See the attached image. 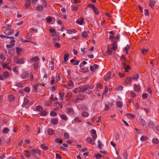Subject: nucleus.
I'll return each mask as SVG.
<instances>
[{
    "label": "nucleus",
    "instance_id": "69168bd1",
    "mask_svg": "<svg viewBox=\"0 0 159 159\" xmlns=\"http://www.w3.org/2000/svg\"><path fill=\"white\" fill-rule=\"evenodd\" d=\"M102 157V155L99 153L97 154L96 155V157L97 159H99Z\"/></svg>",
    "mask_w": 159,
    "mask_h": 159
},
{
    "label": "nucleus",
    "instance_id": "ea45409f",
    "mask_svg": "<svg viewBox=\"0 0 159 159\" xmlns=\"http://www.w3.org/2000/svg\"><path fill=\"white\" fill-rule=\"evenodd\" d=\"M55 141L57 143H62V141L60 139H55Z\"/></svg>",
    "mask_w": 159,
    "mask_h": 159
},
{
    "label": "nucleus",
    "instance_id": "09e8293b",
    "mask_svg": "<svg viewBox=\"0 0 159 159\" xmlns=\"http://www.w3.org/2000/svg\"><path fill=\"white\" fill-rule=\"evenodd\" d=\"M47 115V113L45 111H43L41 112L40 115L41 116H45Z\"/></svg>",
    "mask_w": 159,
    "mask_h": 159
},
{
    "label": "nucleus",
    "instance_id": "f03ea898",
    "mask_svg": "<svg viewBox=\"0 0 159 159\" xmlns=\"http://www.w3.org/2000/svg\"><path fill=\"white\" fill-rule=\"evenodd\" d=\"M29 74L27 71H24L20 75V76L21 79H27L29 77Z\"/></svg>",
    "mask_w": 159,
    "mask_h": 159
},
{
    "label": "nucleus",
    "instance_id": "de8ad7c7",
    "mask_svg": "<svg viewBox=\"0 0 159 159\" xmlns=\"http://www.w3.org/2000/svg\"><path fill=\"white\" fill-rule=\"evenodd\" d=\"M155 4V2L154 1H151L149 3V6L151 7H153Z\"/></svg>",
    "mask_w": 159,
    "mask_h": 159
},
{
    "label": "nucleus",
    "instance_id": "aec40b11",
    "mask_svg": "<svg viewBox=\"0 0 159 159\" xmlns=\"http://www.w3.org/2000/svg\"><path fill=\"white\" fill-rule=\"evenodd\" d=\"M77 98H78L79 100L83 101L85 99V96L82 94H80L77 97Z\"/></svg>",
    "mask_w": 159,
    "mask_h": 159
},
{
    "label": "nucleus",
    "instance_id": "7c9ffc66",
    "mask_svg": "<svg viewBox=\"0 0 159 159\" xmlns=\"http://www.w3.org/2000/svg\"><path fill=\"white\" fill-rule=\"evenodd\" d=\"M88 34L87 32L84 31L82 33V36L83 38H86L88 36Z\"/></svg>",
    "mask_w": 159,
    "mask_h": 159
},
{
    "label": "nucleus",
    "instance_id": "6e6d98bb",
    "mask_svg": "<svg viewBox=\"0 0 159 159\" xmlns=\"http://www.w3.org/2000/svg\"><path fill=\"white\" fill-rule=\"evenodd\" d=\"M0 58L2 61H4L5 59V56L2 54L0 55Z\"/></svg>",
    "mask_w": 159,
    "mask_h": 159
},
{
    "label": "nucleus",
    "instance_id": "6e6552de",
    "mask_svg": "<svg viewBox=\"0 0 159 159\" xmlns=\"http://www.w3.org/2000/svg\"><path fill=\"white\" fill-rule=\"evenodd\" d=\"M73 85V82L71 81H68L67 86L65 85V87L67 89H70Z\"/></svg>",
    "mask_w": 159,
    "mask_h": 159
},
{
    "label": "nucleus",
    "instance_id": "bf43d9fd",
    "mask_svg": "<svg viewBox=\"0 0 159 159\" xmlns=\"http://www.w3.org/2000/svg\"><path fill=\"white\" fill-rule=\"evenodd\" d=\"M54 46L56 48H60V44L58 43H56L54 44Z\"/></svg>",
    "mask_w": 159,
    "mask_h": 159
},
{
    "label": "nucleus",
    "instance_id": "5701e85b",
    "mask_svg": "<svg viewBox=\"0 0 159 159\" xmlns=\"http://www.w3.org/2000/svg\"><path fill=\"white\" fill-rule=\"evenodd\" d=\"M60 116L61 119L66 121L68 120L67 117L66 116L63 114H61L60 115Z\"/></svg>",
    "mask_w": 159,
    "mask_h": 159
},
{
    "label": "nucleus",
    "instance_id": "0eeeda50",
    "mask_svg": "<svg viewBox=\"0 0 159 159\" xmlns=\"http://www.w3.org/2000/svg\"><path fill=\"white\" fill-rule=\"evenodd\" d=\"M4 33L6 35H11L13 34L14 32L11 29H7L5 31Z\"/></svg>",
    "mask_w": 159,
    "mask_h": 159
},
{
    "label": "nucleus",
    "instance_id": "864d4df0",
    "mask_svg": "<svg viewBox=\"0 0 159 159\" xmlns=\"http://www.w3.org/2000/svg\"><path fill=\"white\" fill-rule=\"evenodd\" d=\"M42 4L43 7H47V2L45 1H42Z\"/></svg>",
    "mask_w": 159,
    "mask_h": 159
},
{
    "label": "nucleus",
    "instance_id": "338daca9",
    "mask_svg": "<svg viewBox=\"0 0 159 159\" xmlns=\"http://www.w3.org/2000/svg\"><path fill=\"white\" fill-rule=\"evenodd\" d=\"M148 94L147 93H144L142 96V97L143 98H146L148 97Z\"/></svg>",
    "mask_w": 159,
    "mask_h": 159
},
{
    "label": "nucleus",
    "instance_id": "393cba45",
    "mask_svg": "<svg viewBox=\"0 0 159 159\" xmlns=\"http://www.w3.org/2000/svg\"><path fill=\"white\" fill-rule=\"evenodd\" d=\"M48 133L49 135H53L55 133L54 130L51 128L48 129Z\"/></svg>",
    "mask_w": 159,
    "mask_h": 159
},
{
    "label": "nucleus",
    "instance_id": "e433bc0d",
    "mask_svg": "<svg viewBox=\"0 0 159 159\" xmlns=\"http://www.w3.org/2000/svg\"><path fill=\"white\" fill-rule=\"evenodd\" d=\"M93 10L94 12V13L96 15H98L99 14V11L98 9L96 7H94L93 9Z\"/></svg>",
    "mask_w": 159,
    "mask_h": 159
},
{
    "label": "nucleus",
    "instance_id": "423d86ee",
    "mask_svg": "<svg viewBox=\"0 0 159 159\" xmlns=\"http://www.w3.org/2000/svg\"><path fill=\"white\" fill-rule=\"evenodd\" d=\"M111 78V73L110 72H108L105 75L104 79L105 81H107L109 80Z\"/></svg>",
    "mask_w": 159,
    "mask_h": 159
},
{
    "label": "nucleus",
    "instance_id": "e2e57ef3",
    "mask_svg": "<svg viewBox=\"0 0 159 159\" xmlns=\"http://www.w3.org/2000/svg\"><path fill=\"white\" fill-rule=\"evenodd\" d=\"M11 25L10 24H7L6 25L5 27V28L6 29V30L10 29V28H11Z\"/></svg>",
    "mask_w": 159,
    "mask_h": 159
},
{
    "label": "nucleus",
    "instance_id": "a19ab883",
    "mask_svg": "<svg viewBox=\"0 0 159 159\" xmlns=\"http://www.w3.org/2000/svg\"><path fill=\"white\" fill-rule=\"evenodd\" d=\"M72 10L73 11H76L78 9V7L77 6H75L74 5L71 6Z\"/></svg>",
    "mask_w": 159,
    "mask_h": 159
},
{
    "label": "nucleus",
    "instance_id": "774afa93",
    "mask_svg": "<svg viewBox=\"0 0 159 159\" xmlns=\"http://www.w3.org/2000/svg\"><path fill=\"white\" fill-rule=\"evenodd\" d=\"M56 159H61L62 157L59 154H56Z\"/></svg>",
    "mask_w": 159,
    "mask_h": 159
},
{
    "label": "nucleus",
    "instance_id": "a211bd4d",
    "mask_svg": "<svg viewBox=\"0 0 159 159\" xmlns=\"http://www.w3.org/2000/svg\"><path fill=\"white\" fill-rule=\"evenodd\" d=\"M116 105L118 107L121 108L123 107V104L121 101H117L116 102Z\"/></svg>",
    "mask_w": 159,
    "mask_h": 159
},
{
    "label": "nucleus",
    "instance_id": "8fccbe9b",
    "mask_svg": "<svg viewBox=\"0 0 159 159\" xmlns=\"http://www.w3.org/2000/svg\"><path fill=\"white\" fill-rule=\"evenodd\" d=\"M2 66L4 69H5L9 66L8 63H2Z\"/></svg>",
    "mask_w": 159,
    "mask_h": 159
},
{
    "label": "nucleus",
    "instance_id": "4468645a",
    "mask_svg": "<svg viewBox=\"0 0 159 159\" xmlns=\"http://www.w3.org/2000/svg\"><path fill=\"white\" fill-rule=\"evenodd\" d=\"M26 2L25 4V7L26 8L29 7L31 4L30 0H26Z\"/></svg>",
    "mask_w": 159,
    "mask_h": 159
},
{
    "label": "nucleus",
    "instance_id": "473e14b6",
    "mask_svg": "<svg viewBox=\"0 0 159 159\" xmlns=\"http://www.w3.org/2000/svg\"><path fill=\"white\" fill-rule=\"evenodd\" d=\"M16 50L17 54H19L22 52V49L19 47H16Z\"/></svg>",
    "mask_w": 159,
    "mask_h": 159
},
{
    "label": "nucleus",
    "instance_id": "49530a36",
    "mask_svg": "<svg viewBox=\"0 0 159 159\" xmlns=\"http://www.w3.org/2000/svg\"><path fill=\"white\" fill-rule=\"evenodd\" d=\"M78 89L79 90H78V91L80 93H83L85 91L83 87H79Z\"/></svg>",
    "mask_w": 159,
    "mask_h": 159
},
{
    "label": "nucleus",
    "instance_id": "f3484780",
    "mask_svg": "<svg viewBox=\"0 0 159 159\" xmlns=\"http://www.w3.org/2000/svg\"><path fill=\"white\" fill-rule=\"evenodd\" d=\"M3 76L6 78H9L10 76V75L8 72L6 71L3 73Z\"/></svg>",
    "mask_w": 159,
    "mask_h": 159
},
{
    "label": "nucleus",
    "instance_id": "c756f323",
    "mask_svg": "<svg viewBox=\"0 0 159 159\" xmlns=\"http://www.w3.org/2000/svg\"><path fill=\"white\" fill-rule=\"evenodd\" d=\"M69 57V54H65L64 56V62H66L68 60Z\"/></svg>",
    "mask_w": 159,
    "mask_h": 159
},
{
    "label": "nucleus",
    "instance_id": "0e129e2a",
    "mask_svg": "<svg viewBox=\"0 0 159 159\" xmlns=\"http://www.w3.org/2000/svg\"><path fill=\"white\" fill-rule=\"evenodd\" d=\"M18 68L17 67L15 66L13 68V71L17 73L18 72Z\"/></svg>",
    "mask_w": 159,
    "mask_h": 159
},
{
    "label": "nucleus",
    "instance_id": "052dcab7",
    "mask_svg": "<svg viewBox=\"0 0 159 159\" xmlns=\"http://www.w3.org/2000/svg\"><path fill=\"white\" fill-rule=\"evenodd\" d=\"M39 66V63H36L34 66V69L36 70L38 68Z\"/></svg>",
    "mask_w": 159,
    "mask_h": 159
},
{
    "label": "nucleus",
    "instance_id": "79ce46f5",
    "mask_svg": "<svg viewBox=\"0 0 159 159\" xmlns=\"http://www.w3.org/2000/svg\"><path fill=\"white\" fill-rule=\"evenodd\" d=\"M152 142L154 143L157 144L159 142V141L158 139L154 138L152 140Z\"/></svg>",
    "mask_w": 159,
    "mask_h": 159
},
{
    "label": "nucleus",
    "instance_id": "9d476101",
    "mask_svg": "<svg viewBox=\"0 0 159 159\" xmlns=\"http://www.w3.org/2000/svg\"><path fill=\"white\" fill-rule=\"evenodd\" d=\"M84 22V19L83 18H79L76 21V23L80 25H83Z\"/></svg>",
    "mask_w": 159,
    "mask_h": 159
},
{
    "label": "nucleus",
    "instance_id": "6ab92c4d",
    "mask_svg": "<svg viewBox=\"0 0 159 159\" xmlns=\"http://www.w3.org/2000/svg\"><path fill=\"white\" fill-rule=\"evenodd\" d=\"M81 115L83 117H87L89 116V113L86 111H83L81 113Z\"/></svg>",
    "mask_w": 159,
    "mask_h": 159
},
{
    "label": "nucleus",
    "instance_id": "603ef678",
    "mask_svg": "<svg viewBox=\"0 0 159 159\" xmlns=\"http://www.w3.org/2000/svg\"><path fill=\"white\" fill-rule=\"evenodd\" d=\"M50 115L52 116H57V114L55 111H51L50 113Z\"/></svg>",
    "mask_w": 159,
    "mask_h": 159
},
{
    "label": "nucleus",
    "instance_id": "ddd939ff",
    "mask_svg": "<svg viewBox=\"0 0 159 159\" xmlns=\"http://www.w3.org/2000/svg\"><path fill=\"white\" fill-rule=\"evenodd\" d=\"M98 65L95 64L93 66H90V69L91 71H93L95 69L98 68Z\"/></svg>",
    "mask_w": 159,
    "mask_h": 159
},
{
    "label": "nucleus",
    "instance_id": "5fc2aeb1",
    "mask_svg": "<svg viewBox=\"0 0 159 159\" xmlns=\"http://www.w3.org/2000/svg\"><path fill=\"white\" fill-rule=\"evenodd\" d=\"M64 137L66 139H68L70 138L69 134L67 133H64Z\"/></svg>",
    "mask_w": 159,
    "mask_h": 159
},
{
    "label": "nucleus",
    "instance_id": "13d9d810",
    "mask_svg": "<svg viewBox=\"0 0 159 159\" xmlns=\"http://www.w3.org/2000/svg\"><path fill=\"white\" fill-rule=\"evenodd\" d=\"M46 19L47 20V22L48 23H50L52 21V19L50 17H47Z\"/></svg>",
    "mask_w": 159,
    "mask_h": 159
},
{
    "label": "nucleus",
    "instance_id": "f257e3e1",
    "mask_svg": "<svg viewBox=\"0 0 159 159\" xmlns=\"http://www.w3.org/2000/svg\"><path fill=\"white\" fill-rule=\"evenodd\" d=\"M65 112L66 113L70 115H73L74 114V111L72 108L69 107L66 108Z\"/></svg>",
    "mask_w": 159,
    "mask_h": 159
},
{
    "label": "nucleus",
    "instance_id": "a18cd8bd",
    "mask_svg": "<svg viewBox=\"0 0 159 159\" xmlns=\"http://www.w3.org/2000/svg\"><path fill=\"white\" fill-rule=\"evenodd\" d=\"M9 131V129L5 127L2 130V132L3 133H7Z\"/></svg>",
    "mask_w": 159,
    "mask_h": 159
},
{
    "label": "nucleus",
    "instance_id": "7ed1b4c3",
    "mask_svg": "<svg viewBox=\"0 0 159 159\" xmlns=\"http://www.w3.org/2000/svg\"><path fill=\"white\" fill-rule=\"evenodd\" d=\"M133 87L134 90L136 92H139L141 90V87L139 84H134Z\"/></svg>",
    "mask_w": 159,
    "mask_h": 159
},
{
    "label": "nucleus",
    "instance_id": "dca6fc26",
    "mask_svg": "<svg viewBox=\"0 0 159 159\" xmlns=\"http://www.w3.org/2000/svg\"><path fill=\"white\" fill-rule=\"evenodd\" d=\"M139 78V75L138 74H135L132 75V79L135 81H137Z\"/></svg>",
    "mask_w": 159,
    "mask_h": 159
},
{
    "label": "nucleus",
    "instance_id": "b1692460",
    "mask_svg": "<svg viewBox=\"0 0 159 159\" xmlns=\"http://www.w3.org/2000/svg\"><path fill=\"white\" fill-rule=\"evenodd\" d=\"M36 149H33L32 150H30L27 152L28 153L31 154L32 155H34L36 154Z\"/></svg>",
    "mask_w": 159,
    "mask_h": 159
},
{
    "label": "nucleus",
    "instance_id": "2f4dec72",
    "mask_svg": "<svg viewBox=\"0 0 159 159\" xmlns=\"http://www.w3.org/2000/svg\"><path fill=\"white\" fill-rule=\"evenodd\" d=\"M41 147L44 150H48L49 149L46 146H45L43 144H42L40 145Z\"/></svg>",
    "mask_w": 159,
    "mask_h": 159
},
{
    "label": "nucleus",
    "instance_id": "c03bdc74",
    "mask_svg": "<svg viewBox=\"0 0 159 159\" xmlns=\"http://www.w3.org/2000/svg\"><path fill=\"white\" fill-rule=\"evenodd\" d=\"M130 67L129 66H125L124 67L125 71L126 72H128L129 70L130 69Z\"/></svg>",
    "mask_w": 159,
    "mask_h": 159
},
{
    "label": "nucleus",
    "instance_id": "20e7f679",
    "mask_svg": "<svg viewBox=\"0 0 159 159\" xmlns=\"http://www.w3.org/2000/svg\"><path fill=\"white\" fill-rule=\"evenodd\" d=\"M14 60L15 62H17L19 64H22L24 63V61L23 59L21 58L19 59L17 57H16L14 58Z\"/></svg>",
    "mask_w": 159,
    "mask_h": 159
},
{
    "label": "nucleus",
    "instance_id": "1a4fd4ad",
    "mask_svg": "<svg viewBox=\"0 0 159 159\" xmlns=\"http://www.w3.org/2000/svg\"><path fill=\"white\" fill-rule=\"evenodd\" d=\"M92 134V136L93 139H96L97 137V135L96 134V131L94 129H92L91 131Z\"/></svg>",
    "mask_w": 159,
    "mask_h": 159
},
{
    "label": "nucleus",
    "instance_id": "3c124183",
    "mask_svg": "<svg viewBox=\"0 0 159 159\" xmlns=\"http://www.w3.org/2000/svg\"><path fill=\"white\" fill-rule=\"evenodd\" d=\"M98 148L99 149H101L102 148V147L101 146L102 143L99 140H98Z\"/></svg>",
    "mask_w": 159,
    "mask_h": 159
},
{
    "label": "nucleus",
    "instance_id": "c85d7f7f",
    "mask_svg": "<svg viewBox=\"0 0 159 159\" xmlns=\"http://www.w3.org/2000/svg\"><path fill=\"white\" fill-rule=\"evenodd\" d=\"M8 99L10 101H12L15 98V97L13 95H10L8 96Z\"/></svg>",
    "mask_w": 159,
    "mask_h": 159
},
{
    "label": "nucleus",
    "instance_id": "c9c22d12",
    "mask_svg": "<svg viewBox=\"0 0 159 159\" xmlns=\"http://www.w3.org/2000/svg\"><path fill=\"white\" fill-rule=\"evenodd\" d=\"M64 93H59V95H60V99L61 100H63L64 99Z\"/></svg>",
    "mask_w": 159,
    "mask_h": 159
},
{
    "label": "nucleus",
    "instance_id": "680f3d73",
    "mask_svg": "<svg viewBox=\"0 0 159 159\" xmlns=\"http://www.w3.org/2000/svg\"><path fill=\"white\" fill-rule=\"evenodd\" d=\"M120 137L119 134L117 132L116 135L115 139L116 140H118L119 139Z\"/></svg>",
    "mask_w": 159,
    "mask_h": 159
},
{
    "label": "nucleus",
    "instance_id": "37998d69",
    "mask_svg": "<svg viewBox=\"0 0 159 159\" xmlns=\"http://www.w3.org/2000/svg\"><path fill=\"white\" fill-rule=\"evenodd\" d=\"M148 139L147 137L145 136H142L141 137L140 139V140L141 141H144Z\"/></svg>",
    "mask_w": 159,
    "mask_h": 159
},
{
    "label": "nucleus",
    "instance_id": "f8f14e48",
    "mask_svg": "<svg viewBox=\"0 0 159 159\" xmlns=\"http://www.w3.org/2000/svg\"><path fill=\"white\" fill-rule=\"evenodd\" d=\"M51 122L54 125H56L58 123V120L57 118H53L51 119Z\"/></svg>",
    "mask_w": 159,
    "mask_h": 159
},
{
    "label": "nucleus",
    "instance_id": "cd10ccee",
    "mask_svg": "<svg viewBox=\"0 0 159 159\" xmlns=\"http://www.w3.org/2000/svg\"><path fill=\"white\" fill-rule=\"evenodd\" d=\"M107 53L109 55H111V54L112 53V51L111 50L110 48L109 45L108 44L107 45Z\"/></svg>",
    "mask_w": 159,
    "mask_h": 159
},
{
    "label": "nucleus",
    "instance_id": "58836bf2",
    "mask_svg": "<svg viewBox=\"0 0 159 159\" xmlns=\"http://www.w3.org/2000/svg\"><path fill=\"white\" fill-rule=\"evenodd\" d=\"M148 125L149 127L153 128L154 124L152 122H149L148 124Z\"/></svg>",
    "mask_w": 159,
    "mask_h": 159
},
{
    "label": "nucleus",
    "instance_id": "9b49d317",
    "mask_svg": "<svg viewBox=\"0 0 159 159\" xmlns=\"http://www.w3.org/2000/svg\"><path fill=\"white\" fill-rule=\"evenodd\" d=\"M77 32V31L75 29H73L70 30H67L66 33L68 34H74L76 33Z\"/></svg>",
    "mask_w": 159,
    "mask_h": 159
},
{
    "label": "nucleus",
    "instance_id": "bb28decb",
    "mask_svg": "<svg viewBox=\"0 0 159 159\" xmlns=\"http://www.w3.org/2000/svg\"><path fill=\"white\" fill-rule=\"evenodd\" d=\"M85 91L88 90L89 89H92L93 88V86H92V87H91L90 86L88 85H85L83 87Z\"/></svg>",
    "mask_w": 159,
    "mask_h": 159
},
{
    "label": "nucleus",
    "instance_id": "a878e982",
    "mask_svg": "<svg viewBox=\"0 0 159 159\" xmlns=\"http://www.w3.org/2000/svg\"><path fill=\"white\" fill-rule=\"evenodd\" d=\"M43 7L41 5H39L37 7L36 10L37 11H42L43 10Z\"/></svg>",
    "mask_w": 159,
    "mask_h": 159
},
{
    "label": "nucleus",
    "instance_id": "412c9836",
    "mask_svg": "<svg viewBox=\"0 0 159 159\" xmlns=\"http://www.w3.org/2000/svg\"><path fill=\"white\" fill-rule=\"evenodd\" d=\"M132 79L130 77H128L126 78L125 80V82L127 84H129L132 81Z\"/></svg>",
    "mask_w": 159,
    "mask_h": 159
},
{
    "label": "nucleus",
    "instance_id": "f704fd0d",
    "mask_svg": "<svg viewBox=\"0 0 159 159\" xmlns=\"http://www.w3.org/2000/svg\"><path fill=\"white\" fill-rule=\"evenodd\" d=\"M123 156L124 158V159H127L128 155L126 151H124Z\"/></svg>",
    "mask_w": 159,
    "mask_h": 159
},
{
    "label": "nucleus",
    "instance_id": "4be33fe9",
    "mask_svg": "<svg viewBox=\"0 0 159 159\" xmlns=\"http://www.w3.org/2000/svg\"><path fill=\"white\" fill-rule=\"evenodd\" d=\"M139 123L142 126L145 125L146 124L145 121L142 118L139 119Z\"/></svg>",
    "mask_w": 159,
    "mask_h": 159
},
{
    "label": "nucleus",
    "instance_id": "72a5a7b5",
    "mask_svg": "<svg viewBox=\"0 0 159 159\" xmlns=\"http://www.w3.org/2000/svg\"><path fill=\"white\" fill-rule=\"evenodd\" d=\"M39 85L38 84H34L33 85L34 90L33 91L35 93L37 92Z\"/></svg>",
    "mask_w": 159,
    "mask_h": 159
},
{
    "label": "nucleus",
    "instance_id": "2eb2a0df",
    "mask_svg": "<svg viewBox=\"0 0 159 159\" xmlns=\"http://www.w3.org/2000/svg\"><path fill=\"white\" fill-rule=\"evenodd\" d=\"M43 110V108L41 106H38L36 107L35 110L39 111H41Z\"/></svg>",
    "mask_w": 159,
    "mask_h": 159
},
{
    "label": "nucleus",
    "instance_id": "4c0bfd02",
    "mask_svg": "<svg viewBox=\"0 0 159 159\" xmlns=\"http://www.w3.org/2000/svg\"><path fill=\"white\" fill-rule=\"evenodd\" d=\"M39 60V58L37 56L34 57L32 58L30 60L32 61H36Z\"/></svg>",
    "mask_w": 159,
    "mask_h": 159
},
{
    "label": "nucleus",
    "instance_id": "4d7b16f0",
    "mask_svg": "<svg viewBox=\"0 0 159 159\" xmlns=\"http://www.w3.org/2000/svg\"><path fill=\"white\" fill-rule=\"evenodd\" d=\"M30 88H29V87H25V89H24V91L28 93L30 91Z\"/></svg>",
    "mask_w": 159,
    "mask_h": 159
},
{
    "label": "nucleus",
    "instance_id": "39448f33",
    "mask_svg": "<svg viewBox=\"0 0 159 159\" xmlns=\"http://www.w3.org/2000/svg\"><path fill=\"white\" fill-rule=\"evenodd\" d=\"M95 139L93 138L92 139L91 137H88L86 139V141L89 143L93 145L95 144Z\"/></svg>",
    "mask_w": 159,
    "mask_h": 159
}]
</instances>
